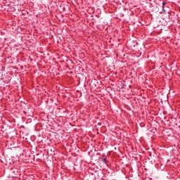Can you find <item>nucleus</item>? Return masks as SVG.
Segmentation results:
<instances>
[{"instance_id": "1", "label": "nucleus", "mask_w": 180, "mask_h": 180, "mask_svg": "<svg viewBox=\"0 0 180 180\" xmlns=\"http://www.w3.org/2000/svg\"><path fill=\"white\" fill-rule=\"evenodd\" d=\"M1 161L3 164H6V165H12L15 162L12 158H1Z\"/></svg>"}, {"instance_id": "2", "label": "nucleus", "mask_w": 180, "mask_h": 180, "mask_svg": "<svg viewBox=\"0 0 180 180\" xmlns=\"http://www.w3.org/2000/svg\"><path fill=\"white\" fill-rule=\"evenodd\" d=\"M101 161H102V162H104V164H106V162H108V159L107 158H102Z\"/></svg>"}, {"instance_id": "3", "label": "nucleus", "mask_w": 180, "mask_h": 180, "mask_svg": "<svg viewBox=\"0 0 180 180\" xmlns=\"http://www.w3.org/2000/svg\"><path fill=\"white\" fill-rule=\"evenodd\" d=\"M165 7H164V6H162V11L160 13H164V14H165Z\"/></svg>"}, {"instance_id": "4", "label": "nucleus", "mask_w": 180, "mask_h": 180, "mask_svg": "<svg viewBox=\"0 0 180 180\" xmlns=\"http://www.w3.org/2000/svg\"><path fill=\"white\" fill-rule=\"evenodd\" d=\"M148 160H150V162H152V164H154V162H155V160L153 158H149Z\"/></svg>"}, {"instance_id": "5", "label": "nucleus", "mask_w": 180, "mask_h": 180, "mask_svg": "<svg viewBox=\"0 0 180 180\" xmlns=\"http://www.w3.org/2000/svg\"><path fill=\"white\" fill-rule=\"evenodd\" d=\"M162 6H164V8H165V5H167V3L165 2V1H163V2L162 3Z\"/></svg>"}]
</instances>
